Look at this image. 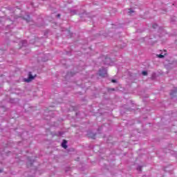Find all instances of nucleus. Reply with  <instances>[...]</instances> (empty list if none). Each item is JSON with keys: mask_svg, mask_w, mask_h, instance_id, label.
<instances>
[{"mask_svg": "<svg viewBox=\"0 0 177 177\" xmlns=\"http://www.w3.org/2000/svg\"><path fill=\"white\" fill-rule=\"evenodd\" d=\"M138 169L139 171H142V167H139L138 168Z\"/></svg>", "mask_w": 177, "mask_h": 177, "instance_id": "obj_8", "label": "nucleus"}, {"mask_svg": "<svg viewBox=\"0 0 177 177\" xmlns=\"http://www.w3.org/2000/svg\"><path fill=\"white\" fill-rule=\"evenodd\" d=\"M62 147H64V149H66L67 148V140H64L62 144Z\"/></svg>", "mask_w": 177, "mask_h": 177, "instance_id": "obj_3", "label": "nucleus"}, {"mask_svg": "<svg viewBox=\"0 0 177 177\" xmlns=\"http://www.w3.org/2000/svg\"><path fill=\"white\" fill-rule=\"evenodd\" d=\"M142 75H147V72L146 71H142Z\"/></svg>", "mask_w": 177, "mask_h": 177, "instance_id": "obj_5", "label": "nucleus"}, {"mask_svg": "<svg viewBox=\"0 0 177 177\" xmlns=\"http://www.w3.org/2000/svg\"><path fill=\"white\" fill-rule=\"evenodd\" d=\"M35 76L32 75V73H31V72H29L28 73V79H25V82H31V81H32V80H34V78H35Z\"/></svg>", "mask_w": 177, "mask_h": 177, "instance_id": "obj_2", "label": "nucleus"}, {"mask_svg": "<svg viewBox=\"0 0 177 177\" xmlns=\"http://www.w3.org/2000/svg\"><path fill=\"white\" fill-rule=\"evenodd\" d=\"M111 82L115 83V82H117V80H111Z\"/></svg>", "mask_w": 177, "mask_h": 177, "instance_id": "obj_7", "label": "nucleus"}, {"mask_svg": "<svg viewBox=\"0 0 177 177\" xmlns=\"http://www.w3.org/2000/svg\"><path fill=\"white\" fill-rule=\"evenodd\" d=\"M99 75L100 77H102V78H104V77H107V69L104 68H102L99 71Z\"/></svg>", "mask_w": 177, "mask_h": 177, "instance_id": "obj_1", "label": "nucleus"}, {"mask_svg": "<svg viewBox=\"0 0 177 177\" xmlns=\"http://www.w3.org/2000/svg\"><path fill=\"white\" fill-rule=\"evenodd\" d=\"M111 91H115V89L114 88H111Z\"/></svg>", "mask_w": 177, "mask_h": 177, "instance_id": "obj_10", "label": "nucleus"}, {"mask_svg": "<svg viewBox=\"0 0 177 177\" xmlns=\"http://www.w3.org/2000/svg\"><path fill=\"white\" fill-rule=\"evenodd\" d=\"M177 95V88L176 89H174V91H172L171 93H170V95L174 97V96H176Z\"/></svg>", "mask_w": 177, "mask_h": 177, "instance_id": "obj_4", "label": "nucleus"}, {"mask_svg": "<svg viewBox=\"0 0 177 177\" xmlns=\"http://www.w3.org/2000/svg\"><path fill=\"white\" fill-rule=\"evenodd\" d=\"M153 28H156V27H155L154 26H153Z\"/></svg>", "mask_w": 177, "mask_h": 177, "instance_id": "obj_11", "label": "nucleus"}, {"mask_svg": "<svg viewBox=\"0 0 177 177\" xmlns=\"http://www.w3.org/2000/svg\"><path fill=\"white\" fill-rule=\"evenodd\" d=\"M158 57H160V59H162V57H164V55L160 54L158 55Z\"/></svg>", "mask_w": 177, "mask_h": 177, "instance_id": "obj_6", "label": "nucleus"}, {"mask_svg": "<svg viewBox=\"0 0 177 177\" xmlns=\"http://www.w3.org/2000/svg\"><path fill=\"white\" fill-rule=\"evenodd\" d=\"M57 16V17H60V14H58Z\"/></svg>", "mask_w": 177, "mask_h": 177, "instance_id": "obj_9", "label": "nucleus"}]
</instances>
